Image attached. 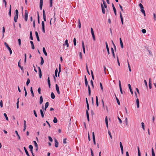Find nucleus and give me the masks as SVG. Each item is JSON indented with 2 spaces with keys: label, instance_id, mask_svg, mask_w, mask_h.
Segmentation results:
<instances>
[{
  "label": "nucleus",
  "instance_id": "6ab92c4d",
  "mask_svg": "<svg viewBox=\"0 0 156 156\" xmlns=\"http://www.w3.org/2000/svg\"><path fill=\"white\" fill-rule=\"evenodd\" d=\"M82 47H83V52L84 53H85V46L84 45V43L83 41H82Z\"/></svg>",
  "mask_w": 156,
  "mask_h": 156
},
{
  "label": "nucleus",
  "instance_id": "9b49d317",
  "mask_svg": "<svg viewBox=\"0 0 156 156\" xmlns=\"http://www.w3.org/2000/svg\"><path fill=\"white\" fill-rule=\"evenodd\" d=\"M120 15L122 23L123 25V20L121 12H120Z\"/></svg>",
  "mask_w": 156,
  "mask_h": 156
},
{
  "label": "nucleus",
  "instance_id": "49530a36",
  "mask_svg": "<svg viewBox=\"0 0 156 156\" xmlns=\"http://www.w3.org/2000/svg\"><path fill=\"white\" fill-rule=\"evenodd\" d=\"M34 144V146L36 147H37L38 146V145L36 143V141H33Z\"/></svg>",
  "mask_w": 156,
  "mask_h": 156
},
{
  "label": "nucleus",
  "instance_id": "052dcab7",
  "mask_svg": "<svg viewBox=\"0 0 156 156\" xmlns=\"http://www.w3.org/2000/svg\"><path fill=\"white\" fill-rule=\"evenodd\" d=\"M85 84L86 86V87H87L88 85L87 80H85Z\"/></svg>",
  "mask_w": 156,
  "mask_h": 156
},
{
  "label": "nucleus",
  "instance_id": "7ed1b4c3",
  "mask_svg": "<svg viewBox=\"0 0 156 156\" xmlns=\"http://www.w3.org/2000/svg\"><path fill=\"white\" fill-rule=\"evenodd\" d=\"M28 12L27 10H25V21H27L28 17Z\"/></svg>",
  "mask_w": 156,
  "mask_h": 156
},
{
  "label": "nucleus",
  "instance_id": "1a4fd4ad",
  "mask_svg": "<svg viewBox=\"0 0 156 156\" xmlns=\"http://www.w3.org/2000/svg\"><path fill=\"white\" fill-rule=\"evenodd\" d=\"M55 146L56 147H58V143L57 140L55 139Z\"/></svg>",
  "mask_w": 156,
  "mask_h": 156
},
{
  "label": "nucleus",
  "instance_id": "6e6552de",
  "mask_svg": "<svg viewBox=\"0 0 156 156\" xmlns=\"http://www.w3.org/2000/svg\"><path fill=\"white\" fill-rule=\"evenodd\" d=\"M105 44H106V49L108 52V55H109L110 54L109 51V49L108 48V45L106 41L105 42Z\"/></svg>",
  "mask_w": 156,
  "mask_h": 156
},
{
  "label": "nucleus",
  "instance_id": "09e8293b",
  "mask_svg": "<svg viewBox=\"0 0 156 156\" xmlns=\"http://www.w3.org/2000/svg\"><path fill=\"white\" fill-rule=\"evenodd\" d=\"M139 5L141 9L144 8V7L141 3H140Z\"/></svg>",
  "mask_w": 156,
  "mask_h": 156
},
{
  "label": "nucleus",
  "instance_id": "2eb2a0df",
  "mask_svg": "<svg viewBox=\"0 0 156 156\" xmlns=\"http://www.w3.org/2000/svg\"><path fill=\"white\" fill-rule=\"evenodd\" d=\"M101 7L102 11V12L103 14H105V9L104 8V6L102 4H101Z\"/></svg>",
  "mask_w": 156,
  "mask_h": 156
},
{
  "label": "nucleus",
  "instance_id": "4c0bfd02",
  "mask_svg": "<svg viewBox=\"0 0 156 156\" xmlns=\"http://www.w3.org/2000/svg\"><path fill=\"white\" fill-rule=\"evenodd\" d=\"M24 90L25 91V97H26L27 96V93L26 89L25 87H24Z\"/></svg>",
  "mask_w": 156,
  "mask_h": 156
},
{
  "label": "nucleus",
  "instance_id": "a19ab883",
  "mask_svg": "<svg viewBox=\"0 0 156 156\" xmlns=\"http://www.w3.org/2000/svg\"><path fill=\"white\" fill-rule=\"evenodd\" d=\"M100 86L101 89V90L102 92H103V89L102 85L101 83H100Z\"/></svg>",
  "mask_w": 156,
  "mask_h": 156
},
{
  "label": "nucleus",
  "instance_id": "cd10ccee",
  "mask_svg": "<svg viewBox=\"0 0 156 156\" xmlns=\"http://www.w3.org/2000/svg\"><path fill=\"white\" fill-rule=\"evenodd\" d=\"M78 27L79 28H80L81 27V23H80V20L79 19H78Z\"/></svg>",
  "mask_w": 156,
  "mask_h": 156
},
{
  "label": "nucleus",
  "instance_id": "c85d7f7f",
  "mask_svg": "<svg viewBox=\"0 0 156 156\" xmlns=\"http://www.w3.org/2000/svg\"><path fill=\"white\" fill-rule=\"evenodd\" d=\"M61 72V65L60 64H59V72L58 74V76H59V74Z\"/></svg>",
  "mask_w": 156,
  "mask_h": 156
},
{
  "label": "nucleus",
  "instance_id": "603ef678",
  "mask_svg": "<svg viewBox=\"0 0 156 156\" xmlns=\"http://www.w3.org/2000/svg\"><path fill=\"white\" fill-rule=\"evenodd\" d=\"M3 2L4 3L5 7H6L7 2L5 0H3Z\"/></svg>",
  "mask_w": 156,
  "mask_h": 156
},
{
  "label": "nucleus",
  "instance_id": "39448f33",
  "mask_svg": "<svg viewBox=\"0 0 156 156\" xmlns=\"http://www.w3.org/2000/svg\"><path fill=\"white\" fill-rule=\"evenodd\" d=\"M119 85L120 90V92H121V94H122L123 92L122 91V87H121V81L120 80H119Z\"/></svg>",
  "mask_w": 156,
  "mask_h": 156
},
{
  "label": "nucleus",
  "instance_id": "6e6d98bb",
  "mask_svg": "<svg viewBox=\"0 0 156 156\" xmlns=\"http://www.w3.org/2000/svg\"><path fill=\"white\" fill-rule=\"evenodd\" d=\"M43 3H40V7L41 10H42Z\"/></svg>",
  "mask_w": 156,
  "mask_h": 156
},
{
  "label": "nucleus",
  "instance_id": "20e7f679",
  "mask_svg": "<svg viewBox=\"0 0 156 156\" xmlns=\"http://www.w3.org/2000/svg\"><path fill=\"white\" fill-rule=\"evenodd\" d=\"M55 87H56V89L57 91V92L58 94H60V91L59 90V87L57 85V84H56L55 85Z\"/></svg>",
  "mask_w": 156,
  "mask_h": 156
},
{
  "label": "nucleus",
  "instance_id": "de8ad7c7",
  "mask_svg": "<svg viewBox=\"0 0 156 156\" xmlns=\"http://www.w3.org/2000/svg\"><path fill=\"white\" fill-rule=\"evenodd\" d=\"M127 62H128V68H129V70L130 72H131V68L130 67V66L129 63L128 61H127Z\"/></svg>",
  "mask_w": 156,
  "mask_h": 156
},
{
  "label": "nucleus",
  "instance_id": "aec40b11",
  "mask_svg": "<svg viewBox=\"0 0 156 156\" xmlns=\"http://www.w3.org/2000/svg\"><path fill=\"white\" fill-rule=\"evenodd\" d=\"M43 102V98L42 96H41L40 97V101L39 102V103L40 104H41Z\"/></svg>",
  "mask_w": 156,
  "mask_h": 156
},
{
  "label": "nucleus",
  "instance_id": "f8f14e48",
  "mask_svg": "<svg viewBox=\"0 0 156 156\" xmlns=\"http://www.w3.org/2000/svg\"><path fill=\"white\" fill-rule=\"evenodd\" d=\"M68 40L67 39H66L65 41V43L64 44H63V46L64 45V46H65V45L67 46V48H68L69 46V44L68 43Z\"/></svg>",
  "mask_w": 156,
  "mask_h": 156
},
{
  "label": "nucleus",
  "instance_id": "680f3d73",
  "mask_svg": "<svg viewBox=\"0 0 156 156\" xmlns=\"http://www.w3.org/2000/svg\"><path fill=\"white\" fill-rule=\"evenodd\" d=\"M117 61L118 62V65L119 66H120V64L119 62V61L118 58V56H117Z\"/></svg>",
  "mask_w": 156,
  "mask_h": 156
},
{
  "label": "nucleus",
  "instance_id": "dca6fc26",
  "mask_svg": "<svg viewBox=\"0 0 156 156\" xmlns=\"http://www.w3.org/2000/svg\"><path fill=\"white\" fill-rule=\"evenodd\" d=\"M23 148L25 150L26 154L27 155V156H30L29 153L25 147H24Z\"/></svg>",
  "mask_w": 156,
  "mask_h": 156
},
{
  "label": "nucleus",
  "instance_id": "b1692460",
  "mask_svg": "<svg viewBox=\"0 0 156 156\" xmlns=\"http://www.w3.org/2000/svg\"><path fill=\"white\" fill-rule=\"evenodd\" d=\"M49 105V102H47L45 104V111H46V108L48 107Z\"/></svg>",
  "mask_w": 156,
  "mask_h": 156
},
{
  "label": "nucleus",
  "instance_id": "2f4dec72",
  "mask_svg": "<svg viewBox=\"0 0 156 156\" xmlns=\"http://www.w3.org/2000/svg\"><path fill=\"white\" fill-rule=\"evenodd\" d=\"M53 122L55 123H56L57 122L58 120H57V119L56 117H55L54 118V119L53 120Z\"/></svg>",
  "mask_w": 156,
  "mask_h": 156
},
{
  "label": "nucleus",
  "instance_id": "4be33fe9",
  "mask_svg": "<svg viewBox=\"0 0 156 156\" xmlns=\"http://www.w3.org/2000/svg\"><path fill=\"white\" fill-rule=\"evenodd\" d=\"M43 51L45 55L46 56L47 55V53L46 51L45 48L44 47L43 48Z\"/></svg>",
  "mask_w": 156,
  "mask_h": 156
},
{
  "label": "nucleus",
  "instance_id": "e2e57ef3",
  "mask_svg": "<svg viewBox=\"0 0 156 156\" xmlns=\"http://www.w3.org/2000/svg\"><path fill=\"white\" fill-rule=\"evenodd\" d=\"M3 102L2 100H1L0 102V106L1 108L3 107Z\"/></svg>",
  "mask_w": 156,
  "mask_h": 156
},
{
  "label": "nucleus",
  "instance_id": "5fc2aeb1",
  "mask_svg": "<svg viewBox=\"0 0 156 156\" xmlns=\"http://www.w3.org/2000/svg\"><path fill=\"white\" fill-rule=\"evenodd\" d=\"M90 30H91V33L92 35H94L93 28H91L90 29Z\"/></svg>",
  "mask_w": 156,
  "mask_h": 156
},
{
  "label": "nucleus",
  "instance_id": "774afa93",
  "mask_svg": "<svg viewBox=\"0 0 156 156\" xmlns=\"http://www.w3.org/2000/svg\"><path fill=\"white\" fill-rule=\"evenodd\" d=\"M118 119H119V123L120 124H121L122 122V120H121V119L118 116Z\"/></svg>",
  "mask_w": 156,
  "mask_h": 156
},
{
  "label": "nucleus",
  "instance_id": "58836bf2",
  "mask_svg": "<svg viewBox=\"0 0 156 156\" xmlns=\"http://www.w3.org/2000/svg\"><path fill=\"white\" fill-rule=\"evenodd\" d=\"M3 115H4V116L6 120L7 121H8L9 119H8V117L7 116V114L6 113H5Z\"/></svg>",
  "mask_w": 156,
  "mask_h": 156
},
{
  "label": "nucleus",
  "instance_id": "c9c22d12",
  "mask_svg": "<svg viewBox=\"0 0 156 156\" xmlns=\"http://www.w3.org/2000/svg\"><path fill=\"white\" fill-rule=\"evenodd\" d=\"M115 95V98H116V101H117V103H118V105H120V103L119 101V99L117 98V97H116V95Z\"/></svg>",
  "mask_w": 156,
  "mask_h": 156
},
{
  "label": "nucleus",
  "instance_id": "0e129e2a",
  "mask_svg": "<svg viewBox=\"0 0 156 156\" xmlns=\"http://www.w3.org/2000/svg\"><path fill=\"white\" fill-rule=\"evenodd\" d=\"M142 32L143 34H145L146 32V30L145 29H143L142 30Z\"/></svg>",
  "mask_w": 156,
  "mask_h": 156
},
{
  "label": "nucleus",
  "instance_id": "37998d69",
  "mask_svg": "<svg viewBox=\"0 0 156 156\" xmlns=\"http://www.w3.org/2000/svg\"><path fill=\"white\" fill-rule=\"evenodd\" d=\"M30 80L28 78L27 79V81L26 82V85H27V86H28V84H29V83H30Z\"/></svg>",
  "mask_w": 156,
  "mask_h": 156
},
{
  "label": "nucleus",
  "instance_id": "a211bd4d",
  "mask_svg": "<svg viewBox=\"0 0 156 156\" xmlns=\"http://www.w3.org/2000/svg\"><path fill=\"white\" fill-rule=\"evenodd\" d=\"M136 103L137 105V108L139 107V101L138 98H137L136 100Z\"/></svg>",
  "mask_w": 156,
  "mask_h": 156
},
{
  "label": "nucleus",
  "instance_id": "4468645a",
  "mask_svg": "<svg viewBox=\"0 0 156 156\" xmlns=\"http://www.w3.org/2000/svg\"><path fill=\"white\" fill-rule=\"evenodd\" d=\"M111 51H112V54L113 56V57L114 58H115V55L113 48H111Z\"/></svg>",
  "mask_w": 156,
  "mask_h": 156
},
{
  "label": "nucleus",
  "instance_id": "bb28decb",
  "mask_svg": "<svg viewBox=\"0 0 156 156\" xmlns=\"http://www.w3.org/2000/svg\"><path fill=\"white\" fill-rule=\"evenodd\" d=\"M40 113H41V114L42 117V118H43L44 117V114L43 112V111L41 109L40 110Z\"/></svg>",
  "mask_w": 156,
  "mask_h": 156
},
{
  "label": "nucleus",
  "instance_id": "bf43d9fd",
  "mask_svg": "<svg viewBox=\"0 0 156 156\" xmlns=\"http://www.w3.org/2000/svg\"><path fill=\"white\" fill-rule=\"evenodd\" d=\"M87 110H86V114L87 113V112H88V110H89V104H88L87 105Z\"/></svg>",
  "mask_w": 156,
  "mask_h": 156
},
{
  "label": "nucleus",
  "instance_id": "0eeeda50",
  "mask_svg": "<svg viewBox=\"0 0 156 156\" xmlns=\"http://www.w3.org/2000/svg\"><path fill=\"white\" fill-rule=\"evenodd\" d=\"M43 16L44 20V21H46V16L45 14V12L44 9L43 10Z\"/></svg>",
  "mask_w": 156,
  "mask_h": 156
},
{
  "label": "nucleus",
  "instance_id": "13d9d810",
  "mask_svg": "<svg viewBox=\"0 0 156 156\" xmlns=\"http://www.w3.org/2000/svg\"><path fill=\"white\" fill-rule=\"evenodd\" d=\"M141 126H142V128L144 130V122H142L141 123Z\"/></svg>",
  "mask_w": 156,
  "mask_h": 156
},
{
  "label": "nucleus",
  "instance_id": "69168bd1",
  "mask_svg": "<svg viewBox=\"0 0 156 156\" xmlns=\"http://www.w3.org/2000/svg\"><path fill=\"white\" fill-rule=\"evenodd\" d=\"M48 139L51 142H52L53 141L52 138L50 136H48Z\"/></svg>",
  "mask_w": 156,
  "mask_h": 156
},
{
  "label": "nucleus",
  "instance_id": "3c124183",
  "mask_svg": "<svg viewBox=\"0 0 156 156\" xmlns=\"http://www.w3.org/2000/svg\"><path fill=\"white\" fill-rule=\"evenodd\" d=\"M58 72V70L57 69H56L55 71V76L57 77V74Z\"/></svg>",
  "mask_w": 156,
  "mask_h": 156
},
{
  "label": "nucleus",
  "instance_id": "c756f323",
  "mask_svg": "<svg viewBox=\"0 0 156 156\" xmlns=\"http://www.w3.org/2000/svg\"><path fill=\"white\" fill-rule=\"evenodd\" d=\"M51 97L53 99H54L55 98V95H54V94L52 92H51Z\"/></svg>",
  "mask_w": 156,
  "mask_h": 156
},
{
  "label": "nucleus",
  "instance_id": "864d4df0",
  "mask_svg": "<svg viewBox=\"0 0 156 156\" xmlns=\"http://www.w3.org/2000/svg\"><path fill=\"white\" fill-rule=\"evenodd\" d=\"M91 74L92 78L93 80H94V76L93 72V71L92 70H91Z\"/></svg>",
  "mask_w": 156,
  "mask_h": 156
},
{
  "label": "nucleus",
  "instance_id": "f257e3e1",
  "mask_svg": "<svg viewBox=\"0 0 156 156\" xmlns=\"http://www.w3.org/2000/svg\"><path fill=\"white\" fill-rule=\"evenodd\" d=\"M15 13H16V14L15 15V16H14V22L15 23H16L17 22V20L18 19V14H19L18 11L17 9H16L15 11Z\"/></svg>",
  "mask_w": 156,
  "mask_h": 156
},
{
  "label": "nucleus",
  "instance_id": "338daca9",
  "mask_svg": "<svg viewBox=\"0 0 156 156\" xmlns=\"http://www.w3.org/2000/svg\"><path fill=\"white\" fill-rule=\"evenodd\" d=\"M18 42L19 43V45L20 46L21 45V39L20 38L18 39Z\"/></svg>",
  "mask_w": 156,
  "mask_h": 156
},
{
  "label": "nucleus",
  "instance_id": "412c9836",
  "mask_svg": "<svg viewBox=\"0 0 156 156\" xmlns=\"http://www.w3.org/2000/svg\"><path fill=\"white\" fill-rule=\"evenodd\" d=\"M88 94L89 96H90L91 95V91H90V86L89 85H88Z\"/></svg>",
  "mask_w": 156,
  "mask_h": 156
},
{
  "label": "nucleus",
  "instance_id": "ea45409f",
  "mask_svg": "<svg viewBox=\"0 0 156 156\" xmlns=\"http://www.w3.org/2000/svg\"><path fill=\"white\" fill-rule=\"evenodd\" d=\"M86 115H87V120H88V121L89 122V115L88 112H87V113L86 114Z\"/></svg>",
  "mask_w": 156,
  "mask_h": 156
},
{
  "label": "nucleus",
  "instance_id": "473e14b6",
  "mask_svg": "<svg viewBox=\"0 0 156 156\" xmlns=\"http://www.w3.org/2000/svg\"><path fill=\"white\" fill-rule=\"evenodd\" d=\"M138 152V156H141V154L140 151L139 149V148L138 146L137 147Z\"/></svg>",
  "mask_w": 156,
  "mask_h": 156
},
{
  "label": "nucleus",
  "instance_id": "393cba45",
  "mask_svg": "<svg viewBox=\"0 0 156 156\" xmlns=\"http://www.w3.org/2000/svg\"><path fill=\"white\" fill-rule=\"evenodd\" d=\"M96 103L97 106V107H98V105H99V102H98V97L97 96L96 97Z\"/></svg>",
  "mask_w": 156,
  "mask_h": 156
},
{
  "label": "nucleus",
  "instance_id": "e433bc0d",
  "mask_svg": "<svg viewBox=\"0 0 156 156\" xmlns=\"http://www.w3.org/2000/svg\"><path fill=\"white\" fill-rule=\"evenodd\" d=\"M30 38L31 40H33V37L32 35V32L31 31L30 32Z\"/></svg>",
  "mask_w": 156,
  "mask_h": 156
},
{
  "label": "nucleus",
  "instance_id": "f3484780",
  "mask_svg": "<svg viewBox=\"0 0 156 156\" xmlns=\"http://www.w3.org/2000/svg\"><path fill=\"white\" fill-rule=\"evenodd\" d=\"M30 42L31 44V48L33 49H34V44L33 42L32 41H30Z\"/></svg>",
  "mask_w": 156,
  "mask_h": 156
},
{
  "label": "nucleus",
  "instance_id": "a878e982",
  "mask_svg": "<svg viewBox=\"0 0 156 156\" xmlns=\"http://www.w3.org/2000/svg\"><path fill=\"white\" fill-rule=\"evenodd\" d=\"M151 152H152V156H155V153L154 151V150L153 148H152L151 149Z\"/></svg>",
  "mask_w": 156,
  "mask_h": 156
},
{
  "label": "nucleus",
  "instance_id": "f704fd0d",
  "mask_svg": "<svg viewBox=\"0 0 156 156\" xmlns=\"http://www.w3.org/2000/svg\"><path fill=\"white\" fill-rule=\"evenodd\" d=\"M30 92H31V93L32 94V97H34V92H33V89H32V87H30Z\"/></svg>",
  "mask_w": 156,
  "mask_h": 156
},
{
  "label": "nucleus",
  "instance_id": "f03ea898",
  "mask_svg": "<svg viewBox=\"0 0 156 156\" xmlns=\"http://www.w3.org/2000/svg\"><path fill=\"white\" fill-rule=\"evenodd\" d=\"M4 44L5 45V47L8 48V49L9 51L10 54L11 55L12 52V51L11 48L9 46L8 44L6 42H5L4 43Z\"/></svg>",
  "mask_w": 156,
  "mask_h": 156
},
{
  "label": "nucleus",
  "instance_id": "ddd939ff",
  "mask_svg": "<svg viewBox=\"0 0 156 156\" xmlns=\"http://www.w3.org/2000/svg\"><path fill=\"white\" fill-rule=\"evenodd\" d=\"M35 35H36V38L37 39V41H40V39H39V36H38V33L37 32V31H36L35 32Z\"/></svg>",
  "mask_w": 156,
  "mask_h": 156
},
{
  "label": "nucleus",
  "instance_id": "9d476101",
  "mask_svg": "<svg viewBox=\"0 0 156 156\" xmlns=\"http://www.w3.org/2000/svg\"><path fill=\"white\" fill-rule=\"evenodd\" d=\"M149 87L150 89L151 88V78L149 79Z\"/></svg>",
  "mask_w": 156,
  "mask_h": 156
},
{
  "label": "nucleus",
  "instance_id": "72a5a7b5",
  "mask_svg": "<svg viewBox=\"0 0 156 156\" xmlns=\"http://www.w3.org/2000/svg\"><path fill=\"white\" fill-rule=\"evenodd\" d=\"M15 133L16 134L17 136H18V139L19 140H20V136H19V134L18 133L17 131H16V130L15 131Z\"/></svg>",
  "mask_w": 156,
  "mask_h": 156
},
{
  "label": "nucleus",
  "instance_id": "7c9ffc66",
  "mask_svg": "<svg viewBox=\"0 0 156 156\" xmlns=\"http://www.w3.org/2000/svg\"><path fill=\"white\" fill-rule=\"evenodd\" d=\"M103 2L104 5V7L105 8H107V5L104 0H103Z\"/></svg>",
  "mask_w": 156,
  "mask_h": 156
},
{
  "label": "nucleus",
  "instance_id": "423d86ee",
  "mask_svg": "<svg viewBox=\"0 0 156 156\" xmlns=\"http://www.w3.org/2000/svg\"><path fill=\"white\" fill-rule=\"evenodd\" d=\"M92 138H93V140L94 142V145H96V142H95V135L94 134V132L92 133Z\"/></svg>",
  "mask_w": 156,
  "mask_h": 156
},
{
  "label": "nucleus",
  "instance_id": "5701e85b",
  "mask_svg": "<svg viewBox=\"0 0 156 156\" xmlns=\"http://www.w3.org/2000/svg\"><path fill=\"white\" fill-rule=\"evenodd\" d=\"M11 5H10L9 6V14L10 16H11Z\"/></svg>",
  "mask_w": 156,
  "mask_h": 156
},
{
  "label": "nucleus",
  "instance_id": "c03bdc74",
  "mask_svg": "<svg viewBox=\"0 0 156 156\" xmlns=\"http://www.w3.org/2000/svg\"><path fill=\"white\" fill-rule=\"evenodd\" d=\"M37 15H38V17H37V20H38V23H40V17H39V13H38V12H37Z\"/></svg>",
  "mask_w": 156,
  "mask_h": 156
},
{
  "label": "nucleus",
  "instance_id": "a18cd8bd",
  "mask_svg": "<svg viewBox=\"0 0 156 156\" xmlns=\"http://www.w3.org/2000/svg\"><path fill=\"white\" fill-rule=\"evenodd\" d=\"M52 0H50L49 3L50 4V7H51L52 5Z\"/></svg>",
  "mask_w": 156,
  "mask_h": 156
},
{
  "label": "nucleus",
  "instance_id": "8fccbe9b",
  "mask_svg": "<svg viewBox=\"0 0 156 156\" xmlns=\"http://www.w3.org/2000/svg\"><path fill=\"white\" fill-rule=\"evenodd\" d=\"M73 41L74 45L76 46V40L75 38H74Z\"/></svg>",
  "mask_w": 156,
  "mask_h": 156
},
{
  "label": "nucleus",
  "instance_id": "79ce46f5",
  "mask_svg": "<svg viewBox=\"0 0 156 156\" xmlns=\"http://www.w3.org/2000/svg\"><path fill=\"white\" fill-rule=\"evenodd\" d=\"M29 148L30 149V151H32V150H33V146L31 145H30L29 146Z\"/></svg>",
  "mask_w": 156,
  "mask_h": 156
},
{
  "label": "nucleus",
  "instance_id": "4d7b16f0",
  "mask_svg": "<svg viewBox=\"0 0 156 156\" xmlns=\"http://www.w3.org/2000/svg\"><path fill=\"white\" fill-rule=\"evenodd\" d=\"M90 83H91V85L92 87L93 88H94V85L93 84V81L92 80H91L90 81Z\"/></svg>",
  "mask_w": 156,
  "mask_h": 156
}]
</instances>
